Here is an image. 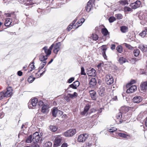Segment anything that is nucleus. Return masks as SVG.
Segmentation results:
<instances>
[{"label": "nucleus", "instance_id": "obj_1", "mask_svg": "<svg viewBox=\"0 0 147 147\" xmlns=\"http://www.w3.org/2000/svg\"><path fill=\"white\" fill-rule=\"evenodd\" d=\"M76 133V131L75 129H69L64 133V135L66 137H72Z\"/></svg>", "mask_w": 147, "mask_h": 147}, {"label": "nucleus", "instance_id": "obj_2", "mask_svg": "<svg viewBox=\"0 0 147 147\" xmlns=\"http://www.w3.org/2000/svg\"><path fill=\"white\" fill-rule=\"evenodd\" d=\"M105 81L108 85H111L113 83L114 80L112 76L110 75H107L105 77Z\"/></svg>", "mask_w": 147, "mask_h": 147}, {"label": "nucleus", "instance_id": "obj_3", "mask_svg": "<svg viewBox=\"0 0 147 147\" xmlns=\"http://www.w3.org/2000/svg\"><path fill=\"white\" fill-rule=\"evenodd\" d=\"M38 102L37 98L32 99L31 101H30L28 103V107L30 109L33 108V107H35Z\"/></svg>", "mask_w": 147, "mask_h": 147}, {"label": "nucleus", "instance_id": "obj_4", "mask_svg": "<svg viewBox=\"0 0 147 147\" xmlns=\"http://www.w3.org/2000/svg\"><path fill=\"white\" fill-rule=\"evenodd\" d=\"M94 0H90L87 3L86 7V11L89 12L93 8V5L94 4Z\"/></svg>", "mask_w": 147, "mask_h": 147}, {"label": "nucleus", "instance_id": "obj_5", "mask_svg": "<svg viewBox=\"0 0 147 147\" xmlns=\"http://www.w3.org/2000/svg\"><path fill=\"white\" fill-rule=\"evenodd\" d=\"M54 44H53L50 47L49 49H47V47H45L43 48V50L44 51L46 55L48 56L51 53V50L54 47Z\"/></svg>", "mask_w": 147, "mask_h": 147}, {"label": "nucleus", "instance_id": "obj_6", "mask_svg": "<svg viewBox=\"0 0 147 147\" xmlns=\"http://www.w3.org/2000/svg\"><path fill=\"white\" fill-rule=\"evenodd\" d=\"M88 135L86 134H83L80 135L78 138V142H84L88 138Z\"/></svg>", "mask_w": 147, "mask_h": 147}, {"label": "nucleus", "instance_id": "obj_7", "mask_svg": "<svg viewBox=\"0 0 147 147\" xmlns=\"http://www.w3.org/2000/svg\"><path fill=\"white\" fill-rule=\"evenodd\" d=\"M40 136L38 132H36L33 134L32 141L34 143L38 142L40 138Z\"/></svg>", "mask_w": 147, "mask_h": 147}, {"label": "nucleus", "instance_id": "obj_8", "mask_svg": "<svg viewBox=\"0 0 147 147\" xmlns=\"http://www.w3.org/2000/svg\"><path fill=\"white\" fill-rule=\"evenodd\" d=\"M141 3L140 1H137L135 3H131L130 4V6L132 8L136 9L140 6Z\"/></svg>", "mask_w": 147, "mask_h": 147}, {"label": "nucleus", "instance_id": "obj_9", "mask_svg": "<svg viewBox=\"0 0 147 147\" xmlns=\"http://www.w3.org/2000/svg\"><path fill=\"white\" fill-rule=\"evenodd\" d=\"M61 44L60 42L57 43L56 45H54V48L53 50V52L55 54H57L59 51L60 50Z\"/></svg>", "mask_w": 147, "mask_h": 147}, {"label": "nucleus", "instance_id": "obj_10", "mask_svg": "<svg viewBox=\"0 0 147 147\" xmlns=\"http://www.w3.org/2000/svg\"><path fill=\"white\" fill-rule=\"evenodd\" d=\"M61 138L60 136L56 137L55 139L54 146L56 147L59 146L60 144Z\"/></svg>", "mask_w": 147, "mask_h": 147}, {"label": "nucleus", "instance_id": "obj_11", "mask_svg": "<svg viewBox=\"0 0 147 147\" xmlns=\"http://www.w3.org/2000/svg\"><path fill=\"white\" fill-rule=\"evenodd\" d=\"M4 92V94L6 97L11 96L12 94V89L11 87H9L7 89V91Z\"/></svg>", "mask_w": 147, "mask_h": 147}, {"label": "nucleus", "instance_id": "obj_12", "mask_svg": "<svg viewBox=\"0 0 147 147\" xmlns=\"http://www.w3.org/2000/svg\"><path fill=\"white\" fill-rule=\"evenodd\" d=\"M79 85V82L78 81H76L74 82L72 84L70 85L69 86V87L68 88L67 90H69L71 88L74 89H76Z\"/></svg>", "mask_w": 147, "mask_h": 147}, {"label": "nucleus", "instance_id": "obj_13", "mask_svg": "<svg viewBox=\"0 0 147 147\" xmlns=\"http://www.w3.org/2000/svg\"><path fill=\"white\" fill-rule=\"evenodd\" d=\"M137 90V86L135 85L131 86L127 90V92L128 93H132Z\"/></svg>", "mask_w": 147, "mask_h": 147}, {"label": "nucleus", "instance_id": "obj_14", "mask_svg": "<svg viewBox=\"0 0 147 147\" xmlns=\"http://www.w3.org/2000/svg\"><path fill=\"white\" fill-rule=\"evenodd\" d=\"M140 89L143 92L147 90V81L141 83L140 86Z\"/></svg>", "mask_w": 147, "mask_h": 147}, {"label": "nucleus", "instance_id": "obj_15", "mask_svg": "<svg viewBox=\"0 0 147 147\" xmlns=\"http://www.w3.org/2000/svg\"><path fill=\"white\" fill-rule=\"evenodd\" d=\"M96 71L93 68L90 69L87 71V73L89 76H94L96 75Z\"/></svg>", "mask_w": 147, "mask_h": 147}, {"label": "nucleus", "instance_id": "obj_16", "mask_svg": "<svg viewBox=\"0 0 147 147\" xmlns=\"http://www.w3.org/2000/svg\"><path fill=\"white\" fill-rule=\"evenodd\" d=\"M142 100V98L140 96H135L133 99V100L134 102L137 103L141 102Z\"/></svg>", "mask_w": 147, "mask_h": 147}, {"label": "nucleus", "instance_id": "obj_17", "mask_svg": "<svg viewBox=\"0 0 147 147\" xmlns=\"http://www.w3.org/2000/svg\"><path fill=\"white\" fill-rule=\"evenodd\" d=\"M90 95L92 99L95 100L96 98V92L94 90H92L89 91Z\"/></svg>", "mask_w": 147, "mask_h": 147}, {"label": "nucleus", "instance_id": "obj_18", "mask_svg": "<svg viewBox=\"0 0 147 147\" xmlns=\"http://www.w3.org/2000/svg\"><path fill=\"white\" fill-rule=\"evenodd\" d=\"M49 107L47 105H43L42 107V112L46 113L48 112Z\"/></svg>", "mask_w": 147, "mask_h": 147}, {"label": "nucleus", "instance_id": "obj_19", "mask_svg": "<svg viewBox=\"0 0 147 147\" xmlns=\"http://www.w3.org/2000/svg\"><path fill=\"white\" fill-rule=\"evenodd\" d=\"M139 48L143 52H147V45H140L139 46Z\"/></svg>", "mask_w": 147, "mask_h": 147}, {"label": "nucleus", "instance_id": "obj_20", "mask_svg": "<svg viewBox=\"0 0 147 147\" xmlns=\"http://www.w3.org/2000/svg\"><path fill=\"white\" fill-rule=\"evenodd\" d=\"M118 135L120 137L124 138L129 139L131 138V137L129 135L121 133H118Z\"/></svg>", "mask_w": 147, "mask_h": 147}, {"label": "nucleus", "instance_id": "obj_21", "mask_svg": "<svg viewBox=\"0 0 147 147\" xmlns=\"http://www.w3.org/2000/svg\"><path fill=\"white\" fill-rule=\"evenodd\" d=\"M96 80L95 78L91 79L90 81V86H93L96 85Z\"/></svg>", "mask_w": 147, "mask_h": 147}, {"label": "nucleus", "instance_id": "obj_22", "mask_svg": "<svg viewBox=\"0 0 147 147\" xmlns=\"http://www.w3.org/2000/svg\"><path fill=\"white\" fill-rule=\"evenodd\" d=\"M128 28L126 26H123L120 27V30L122 33H126L128 32Z\"/></svg>", "mask_w": 147, "mask_h": 147}, {"label": "nucleus", "instance_id": "obj_23", "mask_svg": "<svg viewBox=\"0 0 147 147\" xmlns=\"http://www.w3.org/2000/svg\"><path fill=\"white\" fill-rule=\"evenodd\" d=\"M129 110V109L128 107L124 106L121 107L120 109L121 112L123 113H126Z\"/></svg>", "mask_w": 147, "mask_h": 147}, {"label": "nucleus", "instance_id": "obj_24", "mask_svg": "<svg viewBox=\"0 0 147 147\" xmlns=\"http://www.w3.org/2000/svg\"><path fill=\"white\" fill-rule=\"evenodd\" d=\"M58 109L57 108L54 107L52 109V114L53 116L56 117L57 115L58 114Z\"/></svg>", "mask_w": 147, "mask_h": 147}, {"label": "nucleus", "instance_id": "obj_25", "mask_svg": "<svg viewBox=\"0 0 147 147\" xmlns=\"http://www.w3.org/2000/svg\"><path fill=\"white\" fill-rule=\"evenodd\" d=\"M12 20L9 18L6 19L5 25L6 26H9L10 25L11 23Z\"/></svg>", "mask_w": 147, "mask_h": 147}, {"label": "nucleus", "instance_id": "obj_26", "mask_svg": "<svg viewBox=\"0 0 147 147\" xmlns=\"http://www.w3.org/2000/svg\"><path fill=\"white\" fill-rule=\"evenodd\" d=\"M28 68L29 70L28 72H30L35 69V66L34 65V62L30 63L28 66Z\"/></svg>", "mask_w": 147, "mask_h": 147}, {"label": "nucleus", "instance_id": "obj_27", "mask_svg": "<svg viewBox=\"0 0 147 147\" xmlns=\"http://www.w3.org/2000/svg\"><path fill=\"white\" fill-rule=\"evenodd\" d=\"M85 19L84 18H82L80 19L77 22V27L76 28H77L79 26L82 25V24L84 22Z\"/></svg>", "mask_w": 147, "mask_h": 147}, {"label": "nucleus", "instance_id": "obj_28", "mask_svg": "<svg viewBox=\"0 0 147 147\" xmlns=\"http://www.w3.org/2000/svg\"><path fill=\"white\" fill-rule=\"evenodd\" d=\"M90 107L88 105H87L84 108V110L81 113L82 115H84L90 109Z\"/></svg>", "mask_w": 147, "mask_h": 147}, {"label": "nucleus", "instance_id": "obj_29", "mask_svg": "<svg viewBox=\"0 0 147 147\" xmlns=\"http://www.w3.org/2000/svg\"><path fill=\"white\" fill-rule=\"evenodd\" d=\"M47 57L46 55H44L43 54H41L40 55V60L42 61H45L47 59Z\"/></svg>", "mask_w": 147, "mask_h": 147}, {"label": "nucleus", "instance_id": "obj_30", "mask_svg": "<svg viewBox=\"0 0 147 147\" xmlns=\"http://www.w3.org/2000/svg\"><path fill=\"white\" fill-rule=\"evenodd\" d=\"M122 113L121 112L119 113L117 115V118L119 121L120 122H121V121L122 120Z\"/></svg>", "mask_w": 147, "mask_h": 147}, {"label": "nucleus", "instance_id": "obj_31", "mask_svg": "<svg viewBox=\"0 0 147 147\" xmlns=\"http://www.w3.org/2000/svg\"><path fill=\"white\" fill-rule=\"evenodd\" d=\"M127 61V60L125 58L123 57H120L119 59V63L121 64H122L124 63H125Z\"/></svg>", "mask_w": 147, "mask_h": 147}, {"label": "nucleus", "instance_id": "obj_32", "mask_svg": "<svg viewBox=\"0 0 147 147\" xmlns=\"http://www.w3.org/2000/svg\"><path fill=\"white\" fill-rule=\"evenodd\" d=\"M49 128L51 131L54 132L57 130L58 127L56 126L51 125L50 126Z\"/></svg>", "mask_w": 147, "mask_h": 147}, {"label": "nucleus", "instance_id": "obj_33", "mask_svg": "<svg viewBox=\"0 0 147 147\" xmlns=\"http://www.w3.org/2000/svg\"><path fill=\"white\" fill-rule=\"evenodd\" d=\"M35 79V78L34 77L32 76H31L28 78V81L29 83H31L34 81Z\"/></svg>", "mask_w": 147, "mask_h": 147}, {"label": "nucleus", "instance_id": "obj_34", "mask_svg": "<svg viewBox=\"0 0 147 147\" xmlns=\"http://www.w3.org/2000/svg\"><path fill=\"white\" fill-rule=\"evenodd\" d=\"M52 145V143L50 142H46L43 145V147H51Z\"/></svg>", "mask_w": 147, "mask_h": 147}, {"label": "nucleus", "instance_id": "obj_35", "mask_svg": "<svg viewBox=\"0 0 147 147\" xmlns=\"http://www.w3.org/2000/svg\"><path fill=\"white\" fill-rule=\"evenodd\" d=\"M133 53L134 56L136 57H137L139 55L140 51L139 49H136L134 50Z\"/></svg>", "mask_w": 147, "mask_h": 147}, {"label": "nucleus", "instance_id": "obj_36", "mask_svg": "<svg viewBox=\"0 0 147 147\" xmlns=\"http://www.w3.org/2000/svg\"><path fill=\"white\" fill-rule=\"evenodd\" d=\"M146 30H144L142 32L139 34V35L142 37L144 38L146 36Z\"/></svg>", "mask_w": 147, "mask_h": 147}, {"label": "nucleus", "instance_id": "obj_37", "mask_svg": "<svg viewBox=\"0 0 147 147\" xmlns=\"http://www.w3.org/2000/svg\"><path fill=\"white\" fill-rule=\"evenodd\" d=\"M102 34L104 36H106L107 35L108 33V32L106 28H103L102 29Z\"/></svg>", "mask_w": 147, "mask_h": 147}, {"label": "nucleus", "instance_id": "obj_38", "mask_svg": "<svg viewBox=\"0 0 147 147\" xmlns=\"http://www.w3.org/2000/svg\"><path fill=\"white\" fill-rule=\"evenodd\" d=\"M32 135H30L26 139V142L28 143H31L32 142Z\"/></svg>", "mask_w": 147, "mask_h": 147}, {"label": "nucleus", "instance_id": "obj_39", "mask_svg": "<svg viewBox=\"0 0 147 147\" xmlns=\"http://www.w3.org/2000/svg\"><path fill=\"white\" fill-rule=\"evenodd\" d=\"M68 94L69 96V97H70V98H71L76 97L78 95V94L76 92H74L73 94Z\"/></svg>", "mask_w": 147, "mask_h": 147}, {"label": "nucleus", "instance_id": "obj_40", "mask_svg": "<svg viewBox=\"0 0 147 147\" xmlns=\"http://www.w3.org/2000/svg\"><path fill=\"white\" fill-rule=\"evenodd\" d=\"M91 37L93 40H96L98 38V36L95 34H93L91 36Z\"/></svg>", "mask_w": 147, "mask_h": 147}, {"label": "nucleus", "instance_id": "obj_41", "mask_svg": "<svg viewBox=\"0 0 147 147\" xmlns=\"http://www.w3.org/2000/svg\"><path fill=\"white\" fill-rule=\"evenodd\" d=\"M117 50L119 53H121L123 51V49L122 46L121 45L118 46L116 48Z\"/></svg>", "mask_w": 147, "mask_h": 147}, {"label": "nucleus", "instance_id": "obj_42", "mask_svg": "<svg viewBox=\"0 0 147 147\" xmlns=\"http://www.w3.org/2000/svg\"><path fill=\"white\" fill-rule=\"evenodd\" d=\"M6 97L4 94V92L3 91L0 93V100L3 99L4 97Z\"/></svg>", "mask_w": 147, "mask_h": 147}, {"label": "nucleus", "instance_id": "obj_43", "mask_svg": "<svg viewBox=\"0 0 147 147\" xmlns=\"http://www.w3.org/2000/svg\"><path fill=\"white\" fill-rule=\"evenodd\" d=\"M104 91L105 90L104 88L101 89L99 92V95L101 96H102L104 95Z\"/></svg>", "mask_w": 147, "mask_h": 147}, {"label": "nucleus", "instance_id": "obj_44", "mask_svg": "<svg viewBox=\"0 0 147 147\" xmlns=\"http://www.w3.org/2000/svg\"><path fill=\"white\" fill-rule=\"evenodd\" d=\"M110 22L112 23L114 22L116 20L115 18L114 17H111L109 19Z\"/></svg>", "mask_w": 147, "mask_h": 147}, {"label": "nucleus", "instance_id": "obj_45", "mask_svg": "<svg viewBox=\"0 0 147 147\" xmlns=\"http://www.w3.org/2000/svg\"><path fill=\"white\" fill-rule=\"evenodd\" d=\"M115 16L116 17L117 19L118 20L121 19L123 18L122 15L121 14H116L115 15Z\"/></svg>", "mask_w": 147, "mask_h": 147}, {"label": "nucleus", "instance_id": "obj_46", "mask_svg": "<svg viewBox=\"0 0 147 147\" xmlns=\"http://www.w3.org/2000/svg\"><path fill=\"white\" fill-rule=\"evenodd\" d=\"M101 49L102 50V52H106L107 49V47L106 45H103L101 47Z\"/></svg>", "mask_w": 147, "mask_h": 147}, {"label": "nucleus", "instance_id": "obj_47", "mask_svg": "<svg viewBox=\"0 0 147 147\" xmlns=\"http://www.w3.org/2000/svg\"><path fill=\"white\" fill-rule=\"evenodd\" d=\"M45 72V71H43V72L42 73H41L40 74L39 73V72L37 73H36V75H35L36 77V78H38L39 77H40V76L41 75H42V74H43Z\"/></svg>", "mask_w": 147, "mask_h": 147}, {"label": "nucleus", "instance_id": "obj_48", "mask_svg": "<svg viewBox=\"0 0 147 147\" xmlns=\"http://www.w3.org/2000/svg\"><path fill=\"white\" fill-rule=\"evenodd\" d=\"M123 45L125 46L127 48L129 49H131L132 47L129 45L127 44L126 43H124L123 44Z\"/></svg>", "mask_w": 147, "mask_h": 147}, {"label": "nucleus", "instance_id": "obj_49", "mask_svg": "<svg viewBox=\"0 0 147 147\" xmlns=\"http://www.w3.org/2000/svg\"><path fill=\"white\" fill-rule=\"evenodd\" d=\"M81 74L82 75H86V74L84 71V69L83 67H82L81 68Z\"/></svg>", "mask_w": 147, "mask_h": 147}, {"label": "nucleus", "instance_id": "obj_50", "mask_svg": "<svg viewBox=\"0 0 147 147\" xmlns=\"http://www.w3.org/2000/svg\"><path fill=\"white\" fill-rule=\"evenodd\" d=\"M124 10L125 11H132V9L131 8L127 7H125Z\"/></svg>", "mask_w": 147, "mask_h": 147}, {"label": "nucleus", "instance_id": "obj_51", "mask_svg": "<svg viewBox=\"0 0 147 147\" xmlns=\"http://www.w3.org/2000/svg\"><path fill=\"white\" fill-rule=\"evenodd\" d=\"M120 3L123 5H125L128 4L127 1L126 0L121 1H120Z\"/></svg>", "mask_w": 147, "mask_h": 147}, {"label": "nucleus", "instance_id": "obj_52", "mask_svg": "<svg viewBox=\"0 0 147 147\" xmlns=\"http://www.w3.org/2000/svg\"><path fill=\"white\" fill-rule=\"evenodd\" d=\"M31 1V0H23V2H26L25 3L26 4V5H31V3H30V1Z\"/></svg>", "mask_w": 147, "mask_h": 147}, {"label": "nucleus", "instance_id": "obj_53", "mask_svg": "<svg viewBox=\"0 0 147 147\" xmlns=\"http://www.w3.org/2000/svg\"><path fill=\"white\" fill-rule=\"evenodd\" d=\"M69 97V94H68L66 96H65L64 97L65 99L67 101L69 102L70 101Z\"/></svg>", "mask_w": 147, "mask_h": 147}, {"label": "nucleus", "instance_id": "obj_54", "mask_svg": "<svg viewBox=\"0 0 147 147\" xmlns=\"http://www.w3.org/2000/svg\"><path fill=\"white\" fill-rule=\"evenodd\" d=\"M117 130V129L115 127H113L112 128L110 129H109V131L110 132H113Z\"/></svg>", "mask_w": 147, "mask_h": 147}, {"label": "nucleus", "instance_id": "obj_55", "mask_svg": "<svg viewBox=\"0 0 147 147\" xmlns=\"http://www.w3.org/2000/svg\"><path fill=\"white\" fill-rule=\"evenodd\" d=\"M73 24H70L69 26L67 28V30L68 31H69L72 28H73Z\"/></svg>", "mask_w": 147, "mask_h": 147}, {"label": "nucleus", "instance_id": "obj_56", "mask_svg": "<svg viewBox=\"0 0 147 147\" xmlns=\"http://www.w3.org/2000/svg\"><path fill=\"white\" fill-rule=\"evenodd\" d=\"M74 80V78H71L68 80V82L69 83H71Z\"/></svg>", "mask_w": 147, "mask_h": 147}, {"label": "nucleus", "instance_id": "obj_57", "mask_svg": "<svg viewBox=\"0 0 147 147\" xmlns=\"http://www.w3.org/2000/svg\"><path fill=\"white\" fill-rule=\"evenodd\" d=\"M46 62H44L41 63L40 64L41 65V69H42L43 68L44 66L46 64Z\"/></svg>", "mask_w": 147, "mask_h": 147}, {"label": "nucleus", "instance_id": "obj_58", "mask_svg": "<svg viewBox=\"0 0 147 147\" xmlns=\"http://www.w3.org/2000/svg\"><path fill=\"white\" fill-rule=\"evenodd\" d=\"M103 63H100L97 65V67L98 69H100L101 68V67L102 66H103Z\"/></svg>", "mask_w": 147, "mask_h": 147}, {"label": "nucleus", "instance_id": "obj_59", "mask_svg": "<svg viewBox=\"0 0 147 147\" xmlns=\"http://www.w3.org/2000/svg\"><path fill=\"white\" fill-rule=\"evenodd\" d=\"M103 56L105 59H106L107 58V57L106 55V52H102Z\"/></svg>", "mask_w": 147, "mask_h": 147}, {"label": "nucleus", "instance_id": "obj_60", "mask_svg": "<svg viewBox=\"0 0 147 147\" xmlns=\"http://www.w3.org/2000/svg\"><path fill=\"white\" fill-rule=\"evenodd\" d=\"M57 114L61 116L62 115L63 112L62 111L58 110Z\"/></svg>", "mask_w": 147, "mask_h": 147}, {"label": "nucleus", "instance_id": "obj_61", "mask_svg": "<svg viewBox=\"0 0 147 147\" xmlns=\"http://www.w3.org/2000/svg\"><path fill=\"white\" fill-rule=\"evenodd\" d=\"M67 144L66 143H64L62 144L61 146V147H67Z\"/></svg>", "mask_w": 147, "mask_h": 147}, {"label": "nucleus", "instance_id": "obj_62", "mask_svg": "<svg viewBox=\"0 0 147 147\" xmlns=\"http://www.w3.org/2000/svg\"><path fill=\"white\" fill-rule=\"evenodd\" d=\"M18 74L19 76H21L22 74V72L20 71H19L18 72Z\"/></svg>", "mask_w": 147, "mask_h": 147}, {"label": "nucleus", "instance_id": "obj_63", "mask_svg": "<svg viewBox=\"0 0 147 147\" xmlns=\"http://www.w3.org/2000/svg\"><path fill=\"white\" fill-rule=\"evenodd\" d=\"M111 48L112 50L114 49H115V45L114 44H112Z\"/></svg>", "mask_w": 147, "mask_h": 147}, {"label": "nucleus", "instance_id": "obj_64", "mask_svg": "<svg viewBox=\"0 0 147 147\" xmlns=\"http://www.w3.org/2000/svg\"><path fill=\"white\" fill-rule=\"evenodd\" d=\"M38 105L39 106H43V102L42 101H40L38 102Z\"/></svg>", "mask_w": 147, "mask_h": 147}]
</instances>
